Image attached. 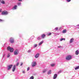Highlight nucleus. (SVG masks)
<instances>
[{
  "label": "nucleus",
  "instance_id": "bb28decb",
  "mask_svg": "<svg viewBox=\"0 0 79 79\" xmlns=\"http://www.w3.org/2000/svg\"><path fill=\"white\" fill-rule=\"evenodd\" d=\"M37 44H35V45H34V47H36L37 46Z\"/></svg>",
  "mask_w": 79,
  "mask_h": 79
},
{
  "label": "nucleus",
  "instance_id": "f704fd0d",
  "mask_svg": "<svg viewBox=\"0 0 79 79\" xmlns=\"http://www.w3.org/2000/svg\"><path fill=\"white\" fill-rule=\"evenodd\" d=\"M22 73H23L24 74H25V72L24 71H23Z\"/></svg>",
  "mask_w": 79,
  "mask_h": 79
},
{
  "label": "nucleus",
  "instance_id": "412c9836",
  "mask_svg": "<svg viewBox=\"0 0 79 79\" xmlns=\"http://www.w3.org/2000/svg\"><path fill=\"white\" fill-rule=\"evenodd\" d=\"M79 69V66H77V67H76L75 68V70H77V69Z\"/></svg>",
  "mask_w": 79,
  "mask_h": 79
},
{
  "label": "nucleus",
  "instance_id": "2eb2a0df",
  "mask_svg": "<svg viewBox=\"0 0 79 79\" xmlns=\"http://www.w3.org/2000/svg\"><path fill=\"white\" fill-rule=\"evenodd\" d=\"M45 35L44 34H42L41 35V37L42 38H44V37H45Z\"/></svg>",
  "mask_w": 79,
  "mask_h": 79
},
{
  "label": "nucleus",
  "instance_id": "6e6552de",
  "mask_svg": "<svg viewBox=\"0 0 79 79\" xmlns=\"http://www.w3.org/2000/svg\"><path fill=\"white\" fill-rule=\"evenodd\" d=\"M17 6L15 5V6H14V7H13V8H12V9L13 10H16L17 9Z\"/></svg>",
  "mask_w": 79,
  "mask_h": 79
},
{
  "label": "nucleus",
  "instance_id": "dca6fc26",
  "mask_svg": "<svg viewBox=\"0 0 79 79\" xmlns=\"http://www.w3.org/2000/svg\"><path fill=\"white\" fill-rule=\"evenodd\" d=\"M47 71V69H44L43 71V73H46V72Z\"/></svg>",
  "mask_w": 79,
  "mask_h": 79
},
{
  "label": "nucleus",
  "instance_id": "20e7f679",
  "mask_svg": "<svg viewBox=\"0 0 79 79\" xmlns=\"http://www.w3.org/2000/svg\"><path fill=\"white\" fill-rule=\"evenodd\" d=\"M10 42L11 43H14V39L13 37H10Z\"/></svg>",
  "mask_w": 79,
  "mask_h": 79
},
{
  "label": "nucleus",
  "instance_id": "2f4dec72",
  "mask_svg": "<svg viewBox=\"0 0 79 79\" xmlns=\"http://www.w3.org/2000/svg\"><path fill=\"white\" fill-rule=\"evenodd\" d=\"M30 68H28L27 69V71H28L30 70Z\"/></svg>",
  "mask_w": 79,
  "mask_h": 79
},
{
  "label": "nucleus",
  "instance_id": "9d476101",
  "mask_svg": "<svg viewBox=\"0 0 79 79\" xmlns=\"http://www.w3.org/2000/svg\"><path fill=\"white\" fill-rule=\"evenodd\" d=\"M79 50H77L75 52V54L76 55H79Z\"/></svg>",
  "mask_w": 79,
  "mask_h": 79
},
{
  "label": "nucleus",
  "instance_id": "7ed1b4c3",
  "mask_svg": "<svg viewBox=\"0 0 79 79\" xmlns=\"http://www.w3.org/2000/svg\"><path fill=\"white\" fill-rule=\"evenodd\" d=\"M19 53V50H17V49H16V50H15L14 52V54L15 55H18Z\"/></svg>",
  "mask_w": 79,
  "mask_h": 79
},
{
  "label": "nucleus",
  "instance_id": "4468645a",
  "mask_svg": "<svg viewBox=\"0 0 79 79\" xmlns=\"http://www.w3.org/2000/svg\"><path fill=\"white\" fill-rule=\"evenodd\" d=\"M39 55H40L39 53H37V54L35 55V58H38V57H39Z\"/></svg>",
  "mask_w": 79,
  "mask_h": 79
},
{
  "label": "nucleus",
  "instance_id": "7c9ffc66",
  "mask_svg": "<svg viewBox=\"0 0 79 79\" xmlns=\"http://www.w3.org/2000/svg\"><path fill=\"white\" fill-rule=\"evenodd\" d=\"M58 27H56V28H55L54 29H55V30H58Z\"/></svg>",
  "mask_w": 79,
  "mask_h": 79
},
{
  "label": "nucleus",
  "instance_id": "e433bc0d",
  "mask_svg": "<svg viewBox=\"0 0 79 79\" xmlns=\"http://www.w3.org/2000/svg\"><path fill=\"white\" fill-rule=\"evenodd\" d=\"M2 9H0V12H2Z\"/></svg>",
  "mask_w": 79,
  "mask_h": 79
},
{
  "label": "nucleus",
  "instance_id": "f257e3e1",
  "mask_svg": "<svg viewBox=\"0 0 79 79\" xmlns=\"http://www.w3.org/2000/svg\"><path fill=\"white\" fill-rule=\"evenodd\" d=\"M67 60H70L72 59V56L71 55H69L66 57Z\"/></svg>",
  "mask_w": 79,
  "mask_h": 79
},
{
  "label": "nucleus",
  "instance_id": "4be33fe9",
  "mask_svg": "<svg viewBox=\"0 0 79 79\" xmlns=\"http://www.w3.org/2000/svg\"><path fill=\"white\" fill-rule=\"evenodd\" d=\"M41 39V37H40V36H39L37 38V39L38 40H40V39Z\"/></svg>",
  "mask_w": 79,
  "mask_h": 79
},
{
  "label": "nucleus",
  "instance_id": "a211bd4d",
  "mask_svg": "<svg viewBox=\"0 0 79 79\" xmlns=\"http://www.w3.org/2000/svg\"><path fill=\"white\" fill-rule=\"evenodd\" d=\"M66 32H67V30H66V29H65V30H63L62 32L63 33H66Z\"/></svg>",
  "mask_w": 79,
  "mask_h": 79
},
{
  "label": "nucleus",
  "instance_id": "cd10ccee",
  "mask_svg": "<svg viewBox=\"0 0 79 79\" xmlns=\"http://www.w3.org/2000/svg\"><path fill=\"white\" fill-rule=\"evenodd\" d=\"M51 33H49L48 34V35H50L51 34Z\"/></svg>",
  "mask_w": 79,
  "mask_h": 79
},
{
  "label": "nucleus",
  "instance_id": "ea45409f",
  "mask_svg": "<svg viewBox=\"0 0 79 79\" xmlns=\"http://www.w3.org/2000/svg\"><path fill=\"white\" fill-rule=\"evenodd\" d=\"M58 47L60 48V47H61V46H58Z\"/></svg>",
  "mask_w": 79,
  "mask_h": 79
},
{
  "label": "nucleus",
  "instance_id": "393cba45",
  "mask_svg": "<svg viewBox=\"0 0 79 79\" xmlns=\"http://www.w3.org/2000/svg\"><path fill=\"white\" fill-rule=\"evenodd\" d=\"M1 3L2 4H5V2L4 1H1Z\"/></svg>",
  "mask_w": 79,
  "mask_h": 79
},
{
  "label": "nucleus",
  "instance_id": "473e14b6",
  "mask_svg": "<svg viewBox=\"0 0 79 79\" xmlns=\"http://www.w3.org/2000/svg\"><path fill=\"white\" fill-rule=\"evenodd\" d=\"M67 2H70L71 1V0H66Z\"/></svg>",
  "mask_w": 79,
  "mask_h": 79
},
{
  "label": "nucleus",
  "instance_id": "1a4fd4ad",
  "mask_svg": "<svg viewBox=\"0 0 79 79\" xmlns=\"http://www.w3.org/2000/svg\"><path fill=\"white\" fill-rule=\"evenodd\" d=\"M57 75L56 74V73H55L54 75V76H53V78L54 79H56V78L57 77Z\"/></svg>",
  "mask_w": 79,
  "mask_h": 79
},
{
  "label": "nucleus",
  "instance_id": "f03ea898",
  "mask_svg": "<svg viewBox=\"0 0 79 79\" xmlns=\"http://www.w3.org/2000/svg\"><path fill=\"white\" fill-rule=\"evenodd\" d=\"M7 50H9L10 52H13L14 51V48H11L10 47H8L7 48Z\"/></svg>",
  "mask_w": 79,
  "mask_h": 79
},
{
  "label": "nucleus",
  "instance_id": "c9c22d12",
  "mask_svg": "<svg viewBox=\"0 0 79 79\" xmlns=\"http://www.w3.org/2000/svg\"><path fill=\"white\" fill-rule=\"evenodd\" d=\"M23 64V63H22L20 64V66H22Z\"/></svg>",
  "mask_w": 79,
  "mask_h": 79
},
{
  "label": "nucleus",
  "instance_id": "a19ab883",
  "mask_svg": "<svg viewBox=\"0 0 79 79\" xmlns=\"http://www.w3.org/2000/svg\"><path fill=\"white\" fill-rule=\"evenodd\" d=\"M77 26H79V25H77Z\"/></svg>",
  "mask_w": 79,
  "mask_h": 79
},
{
  "label": "nucleus",
  "instance_id": "4c0bfd02",
  "mask_svg": "<svg viewBox=\"0 0 79 79\" xmlns=\"http://www.w3.org/2000/svg\"><path fill=\"white\" fill-rule=\"evenodd\" d=\"M2 20L0 19V22H2Z\"/></svg>",
  "mask_w": 79,
  "mask_h": 79
},
{
  "label": "nucleus",
  "instance_id": "aec40b11",
  "mask_svg": "<svg viewBox=\"0 0 79 79\" xmlns=\"http://www.w3.org/2000/svg\"><path fill=\"white\" fill-rule=\"evenodd\" d=\"M17 5L18 6H21V2H17Z\"/></svg>",
  "mask_w": 79,
  "mask_h": 79
},
{
  "label": "nucleus",
  "instance_id": "ddd939ff",
  "mask_svg": "<svg viewBox=\"0 0 79 79\" xmlns=\"http://www.w3.org/2000/svg\"><path fill=\"white\" fill-rule=\"evenodd\" d=\"M52 73V71L51 70H49L48 73V75H49V74H51Z\"/></svg>",
  "mask_w": 79,
  "mask_h": 79
},
{
  "label": "nucleus",
  "instance_id": "9b49d317",
  "mask_svg": "<svg viewBox=\"0 0 79 79\" xmlns=\"http://www.w3.org/2000/svg\"><path fill=\"white\" fill-rule=\"evenodd\" d=\"M74 40V39H73V38H71L69 41L70 43H72L73 42Z\"/></svg>",
  "mask_w": 79,
  "mask_h": 79
},
{
  "label": "nucleus",
  "instance_id": "6ab92c4d",
  "mask_svg": "<svg viewBox=\"0 0 79 79\" xmlns=\"http://www.w3.org/2000/svg\"><path fill=\"white\" fill-rule=\"evenodd\" d=\"M65 38H61L60 39V41H62V40H65Z\"/></svg>",
  "mask_w": 79,
  "mask_h": 79
},
{
  "label": "nucleus",
  "instance_id": "f8f14e48",
  "mask_svg": "<svg viewBox=\"0 0 79 79\" xmlns=\"http://www.w3.org/2000/svg\"><path fill=\"white\" fill-rule=\"evenodd\" d=\"M16 69V67H15V65H14L13 68V69H12V71L13 72H14L15 69Z\"/></svg>",
  "mask_w": 79,
  "mask_h": 79
},
{
  "label": "nucleus",
  "instance_id": "423d86ee",
  "mask_svg": "<svg viewBox=\"0 0 79 79\" xmlns=\"http://www.w3.org/2000/svg\"><path fill=\"white\" fill-rule=\"evenodd\" d=\"M36 63L35 61H33L32 63V66L34 67L36 65Z\"/></svg>",
  "mask_w": 79,
  "mask_h": 79
},
{
  "label": "nucleus",
  "instance_id": "c756f323",
  "mask_svg": "<svg viewBox=\"0 0 79 79\" xmlns=\"http://www.w3.org/2000/svg\"><path fill=\"white\" fill-rule=\"evenodd\" d=\"M54 65H55L54 64H51V66L52 67H53V66H54Z\"/></svg>",
  "mask_w": 79,
  "mask_h": 79
},
{
  "label": "nucleus",
  "instance_id": "72a5a7b5",
  "mask_svg": "<svg viewBox=\"0 0 79 79\" xmlns=\"http://www.w3.org/2000/svg\"><path fill=\"white\" fill-rule=\"evenodd\" d=\"M19 64V63H17V64H16V66H18Z\"/></svg>",
  "mask_w": 79,
  "mask_h": 79
},
{
  "label": "nucleus",
  "instance_id": "79ce46f5",
  "mask_svg": "<svg viewBox=\"0 0 79 79\" xmlns=\"http://www.w3.org/2000/svg\"><path fill=\"white\" fill-rule=\"evenodd\" d=\"M0 1H1V0H0Z\"/></svg>",
  "mask_w": 79,
  "mask_h": 79
},
{
  "label": "nucleus",
  "instance_id": "0eeeda50",
  "mask_svg": "<svg viewBox=\"0 0 79 79\" xmlns=\"http://www.w3.org/2000/svg\"><path fill=\"white\" fill-rule=\"evenodd\" d=\"M12 66H13L12 64H10V65H9V66H8V68H7V69L8 70H10V69H11Z\"/></svg>",
  "mask_w": 79,
  "mask_h": 79
},
{
  "label": "nucleus",
  "instance_id": "f3484780",
  "mask_svg": "<svg viewBox=\"0 0 79 79\" xmlns=\"http://www.w3.org/2000/svg\"><path fill=\"white\" fill-rule=\"evenodd\" d=\"M43 42H44V41H41L40 42V43H39V45H40L41 44H42Z\"/></svg>",
  "mask_w": 79,
  "mask_h": 79
},
{
  "label": "nucleus",
  "instance_id": "c85d7f7f",
  "mask_svg": "<svg viewBox=\"0 0 79 79\" xmlns=\"http://www.w3.org/2000/svg\"><path fill=\"white\" fill-rule=\"evenodd\" d=\"M31 52V50H29L28 51H27L28 53H30Z\"/></svg>",
  "mask_w": 79,
  "mask_h": 79
},
{
  "label": "nucleus",
  "instance_id": "a878e982",
  "mask_svg": "<svg viewBox=\"0 0 79 79\" xmlns=\"http://www.w3.org/2000/svg\"><path fill=\"white\" fill-rule=\"evenodd\" d=\"M62 72V71H60L59 72H58V74H60V73H61Z\"/></svg>",
  "mask_w": 79,
  "mask_h": 79
},
{
  "label": "nucleus",
  "instance_id": "58836bf2",
  "mask_svg": "<svg viewBox=\"0 0 79 79\" xmlns=\"http://www.w3.org/2000/svg\"><path fill=\"white\" fill-rule=\"evenodd\" d=\"M19 1H22V0H18Z\"/></svg>",
  "mask_w": 79,
  "mask_h": 79
},
{
  "label": "nucleus",
  "instance_id": "5701e85b",
  "mask_svg": "<svg viewBox=\"0 0 79 79\" xmlns=\"http://www.w3.org/2000/svg\"><path fill=\"white\" fill-rule=\"evenodd\" d=\"M29 79H34L33 76H31Z\"/></svg>",
  "mask_w": 79,
  "mask_h": 79
},
{
  "label": "nucleus",
  "instance_id": "b1692460",
  "mask_svg": "<svg viewBox=\"0 0 79 79\" xmlns=\"http://www.w3.org/2000/svg\"><path fill=\"white\" fill-rule=\"evenodd\" d=\"M10 53H8L7 55V58H9L10 57Z\"/></svg>",
  "mask_w": 79,
  "mask_h": 79
},
{
  "label": "nucleus",
  "instance_id": "39448f33",
  "mask_svg": "<svg viewBox=\"0 0 79 79\" xmlns=\"http://www.w3.org/2000/svg\"><path fill=\"white\" fill-rule=\"evenodd\" d=\"M8 14V12L7 11H3L2 13V15H7Z\"/></svg>",
  "mask_w": 79,
  "mask_h": 79
}]
</instances>
